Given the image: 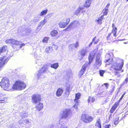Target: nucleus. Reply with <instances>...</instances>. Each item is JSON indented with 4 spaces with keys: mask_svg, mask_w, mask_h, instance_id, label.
<instances>
[{
    "mask_svg": "<svg viewBox=\"0 0 128 128\" xmlns=\"http://www.w3.org/2000/svg\"><path fill=\"white\" fill-rule=\"evenodd\" d=\"M52 48V51L53 50H57L58 48V47L57 46L53 44L52 45V46H51Z\"/></svg>",
    "mask_w": 128,
    "mask_h": 128,
    "instance_id": "obj_35",
    "label": "nucleus"
},
{
    "mask_svg": "<svg viewBox=\"0 0 128 128\" xmlns=\"http://www.w3.org/2000/svg\"><path fill=\"white\" fill-rule=\"evenodd\" d=\"M48 12V10L46 9L45 10H43L41 12L40 14V16H43L44 15H45L47 12Z\"/></svg>",
    "mask_w": 128,
    "mask_h": 128,
    "instance_id": "obj_33",
    "label": "nucleus"
},
{
    "mask_svg": "<svg viewBox=\"0 0 128 128\" xmlns=\"http://www.w3.org/2000/svg\"><path fill=\"white\" fill-rule=\"evenodd\" d=\"M81 96L80 93L78 92L75 94V98L74 99V101L76 103H78V100L80 98Z\"/></svg>",
    "mask_w": 128,
    "mask_h": 128,
    "instance_id": "obj_15",
    "label": "nucleus"
},
{
    "mask_svg": "<svg viewBox=\"0 0 128 128\" xmlns=\"http://www.w3.org/2000/svg\"><path fill=\"white\" fill-rule=\"evenodd\" d=\"M127 105H128V102H127Z\"/></svg>",
    "mask_w": 128,
    "mask_h": 128,
    "instance_id": "obj_51",
    "label": "nucleus"
},
{
    "mask_svg": "<svg viewBox=\"0 0 128 128\" xmlns=\"http://www.w3.org/2000/svg\"><path fill=\"white\" fill-rule=\"evenodd\" d=\"M115 88V86H114V87H113V88H112V91H114V90Z\"/></svg>",
    "mask_w": 128,
    "mask_h": 128,
    "instance_id": "obj_48",
    "label": "nucleus"
},
{
    "mask_svg": "<svg viewBox=\"0 0 128 128\" xmlns=\"http://www.w3.org/2000/svg\"><path fill=\"white\" fill-rule=\"evenodd\" d=\"M95 126L97 128H102L100 120V119H98L96 121L95 124Z\"/></svg>",
    "mask_w": 128,
    "mask_h": 128,
    "instance_id": "obj_21",
    "label": "nucleus"
},
{
    "mask_svg": "<svg viewBox=\"0 0 128 128\" xmlns=\"http://www.w3.org/2000/svg\"><path fill=\"white\" fill-rule=\"evenodd\" d=\"M71 112V111L70 109L66 108L62 111V114L61 118L62 119L66 118Z\"/></svg>",
    "mask_w": 128,
    "mask_h": 128,
    "instance_id": "obj_8",
    "label": "nucleus"
},
{
    "mask_svg": "<svg viewBox=\"0 0 128 128\" xmlns=\"http://www.w3.org/2000/svg\"><path fill=\"white\" fill-rule=\"evenodd\" d=\"M104 18L103 16H101L99 18L98 20H96L98 23L100 24H101L102 23V21Z\"/></svg>",
    "mask_w": 128,
    "mask_h": 128,
    "instance_id": "obj_30",
    "label": "nucleus"
},
{
    "mask_svg": "<svg viewBox=\"0 0 128 128\" xmlns=\"http://www.w3.org/2000/svg\"><path fill=\"white\" fill-rule=\"evenodd\" d=\"M112 33L111 32L109 34L107 37V39L108 40H112L114 38H116L114 37L113 35H112Z\"/></svg>",
    "mask_w": 128,
    "mask_h": 128,
    "instance_id": "obj_24",
    "label": "nucleus"
},
{
    "mask_svg": "<svg viewBox=\"0 0 128 128\" xmlns=\"http://www.w3.org/2000/svg\"><path fill=\"white\" fill-rule=\"evenodd\" d=\"M9 60L8 58L5 56L0 58V70L7 62Z\"/></svg>",
    "mask_w": 128,
    "mask_h": 128,
    "instance_id": "obj_7",
    "label": "nucleus"
},
{
    "mask_svg": "<svg viewBox=\"0 0 128 128\" xmlns=\"http://www.w3.org/2000/svg\"><path fill=\"white\" fill-rule=\"evenodd\" d=\"M49 38L48 37H44L42 40V42L44 43H47Z\"/></svg>",
    "mask_w": 128,
    "mask_h": 128,
    "instance_id": "obj_34",
    "label": "nucleus"
},
{
    "mask_svg": "<svg viewBox=\"0 0 128 128\" xmlns=\"http://www.w3.org/2000/svg\"><path fill=\"white\" fill-rule=\"evenodd\" d=\"M7 100V98L2 94H0V103H3Z\"/></svg>",
    "mask_w": 128,
    "mask_h": 128,
    "instance_id": "obj_19",
    "label": "nucleus"
},
{
    "mask_svg": "<svg viewBox=\"0 0 128 128\" xmlns=\"http://www.w3.org/2000/svg\"><path fill=\"white\" fill-rule=\"evenodd\" d=\"M117 119L115 120L114 122V124L115 125H117L119 122V120H118V118H117Z\"/></svg>",
    "mask_w": 128,
    "mask_h": 128,
    "instance_id": "obj_39",
    "label": "nucleus"
},
{
    "mask_svg": "<svg viewBox=\"0 0 128 128\" xmlns=\"http://www.w3.org/2000/svg\"><path fill=\"white\" fill-rule=\"evenodd\" d=\"M99 71L100 76H103L105 72V71L101 70H100Z\"/></svg>",
    "mask_w": 128,
    "mask_h": 128,
    "instance_id": "obj_37",
    "label": "nucleus"
},
{
    "mask_svg": "<svg viewBox=\"0 0 128 128\" xmlns=\"http://www.w3.org/2000/svg\"><path fill=\"white\" fill-rule=\"evenodd\" d=\"M92 42L94 44H97L99 41V38L96 36L94 37L92 39Z\"/></svg>",
    "mask_w": 128,
    "mask_h": 128,
    "instance_id": "obj_28",
    "label": "nucleus"
},
{
    "mask_svg": "<svg viewBox=\"0 0 128 128\" xmlns=\"http://www.w3.org/2000/svg\"><path fill=\"white\" fill-rule=\"evenodd\" d=\"M12 127H13V126H11V128H12Z\"/></svg>",
    "mask_w": 128,
    "mask_h": 128,
    "instance_id": "obj_50",
    "label": "nucleus"
},
{
    "mask_svg": "<svg viewBox=\"0 0 128 128\" xmlns=\"http://www.w3.org/2000/svg\"><path fill=\"white\" fill-rule=\"evenodd\" d=\"M63 92V90L61 88H58L57 90L56 93V94L57 96H61Z\"/></svg>",
    "mask_w": 128,
    "mask_h": 128,
    "instance_id": "obj_14",
    "label": "nucleus"
},
{
    "mask_svg": "<svg viewBox=\"0 0 128 128\" xmlns=\"http://www.w3.org/2000/svg\"><path fill=\"white\" fill-rule=\"evenodd\" d=\"M58 34V32L56 30H53L50 33V34L52 37H56Z\"/></svg>",
    "mask_w": 128,
    "mask_h": 128,
    "instance_id": "obj_23",
    "label": "nucleus"
},
{
    "mask_svg": "<svg viewBox=\"0 0 128 128\" xmlns=\"http://www.w3.org/2000/svg\"><path fill=\"white\" fill-rule=\"evenodd\" d=\"M128 82V77L126 78L125 80L124 83V84H126Z\"/></svg>",
    "mask_w": 128,
    "mask_h": 128,
    "instance_id": "obj_40",
    "label": "nucleus"
},
{
    "mask_svg": "<svg viewBox=\"0 0 128 128\" xmlns=\"http://www.w3.org/2000/svg\"><path fill=\"white\" fill-rule=\"evenodd\" d=\"M112 33L113 34V36L114 37L116 38V33L117 32L118 29L115 26V25L114 24H112Z\"/></svg>",
    "mask_w": 128,
    "mask_h": 128,
    "instance_id": "obj_13",
    "label": "nucleus"
},
{
    "mask_svg": "<svg viewBox=\"0 0 128 128\" xmlns=\"http://www.w3.org/2000/svg\"><path fill=\"white\" fill-rule=\"evenodd\" d=\"M119 74V72H114V74L115 75H118Z\"/></svg>",
    "mask_w": 128,
    "mask_h": 128,
    "instance_id": "obj_45",
    "label": "nucleus"
},
{
    "mask_svg": "<svg viewBox=\"0 0 128 128\" xmlns=\"http://www.w3.org/2000/svg\"><path fill=\"white\" fill-rule=\"evenodd\" d=\"M43 107V104L40 102H39L38 104L35 107L36 108V110L38 111H39L42 109Z\"/></svg>",
    "mask_w": 128,
    "mask_h": 128,
    "instance_id": "obj_16",
    "label": "nucleus"
},
{
    "mask_svg": "<svg viewBox=\"0 0 128 128\" xmlns=\"http://www.w3.org/2000/svg\"><path fill=\"white\" fill-rule=\"evenodd\" d=\"M50 66L52 68L56 69L59 66L58 63H53L50 65Z\"/></svg>",
    "mask_w": 128,
    "mask_h": 128,
    "instance_id": "obj_27",
    "label": "nucleus"
},
{
    "mask_svg": "<svg viewBox=\"0 0 128 128\" xmlns=\"http://www.w3.org/2000/svg\"><path fill=\"white\" fill-rule=\"evenodd\" d=\"M12 82L8 78L4 77L0 82V86L4 90L8 91L18 89L22 90L24 89L26 86L25 83L20 80L16 81L14 83Z\"/></svg>",
    "mask_w": 128,
    "mask_h": 128,
    "instance_id": "obj_1",
    "label": "nucleus"
},
{
    "mask_svg": "<svg viewBox=\"0 0 128 128\" xmlns=\"http://www.w3.org/2000/svg\"><path fill=\"white\" fill-rule=\"evenodd\" d=\"M104 84L106 86V88H107L108 85V84L107 83H105Z\"/></svg>",
    "mask_w": 128,
    "mask_h": 128,
    "instance_id": "obj_43",
    "label": "nucleus"
},
{
    "mask_svg": "<svg viewBox=\"0 0 128 128\" xmlns=\"http://www.w3.org/2000/svg\"><path fill=\"white\" fill-rule=\"evenodd\" d=\"M48 70V66L46 64H45L40 69L37 75L39 77L42 74L45 73Z\"/></svg>",
    "mask_w": 128,
    "mask_h": 128,
    "instance_id": "obj_9",
    "label": "nucleus"
},
{
    "mask_svg": "<svg viewBox=\"0 0 128 128\" xmlns=\"http://www.w3.org/2000/svg\"><path fill=\"white\" fill-rule=\"evenodd\" d=\"M126 1H127V2L128 1V0H126Z\"/></svg>",
    "mask_w": 128,
    "mask_h": 128,
    "instance_id": "obj_52",
    "label": "nucleus"
},
{
    "mask_svg": "<svg viewBox=\"0 0 128 128\" xmlns=\"http://www.w3.org/2000/svg\"><path fill=\"white\" fill-rule=\"evenodd\" d=\"M121 60L118 58H111L106 60L105 62H108V64L112 65L110 67L111 70L121 71L122 72L123 70H122L123 63L122 62L121 63Z\"/></svg>",
    "mask_w": 128,
    "mask_h": 128,
    "instance_id": "obj_2",
    "label": "nucleus"
},
{
    "mask_svg": "<svg viewBox=\"0 0 128 128\" xmlns=\"http://www.w3.org/2000/svg\"><path fill=\"white\" fill-rule=\"evenodd\" d=\"M70 21V19L69 18H67L66 19V22H59L58 23L59 26L60 28H65L69 24Z\"/></svg>",
    "mask_w": 128,
    "mask_h": 128,
    "instance_id": "obj_10",
    "label": "nucleus"
},
{
    "mask_svg": "<svg viewBox=\"0 0 128 128\" xmlns=\"http://www.w3.org/2000/svg\"><path fill=\"white\" fill-rule=\"evenodd\" d=\"M93 42H92H92H91L88 45V46L90 47L92 46V43Z\"/></svg>",
    "mask_w": 128,
    "mask_h": 128,
    "instance_id": "obj_46",
    "label": "nucleus"
},
{
    "mask_svg": "<svg viewBox=\"0 0 128 128\" xmlns=\"http://www.w3.org/2000/svg\"><path fill=\"white\" fill-rule=\"evenodd\" d=\"M86 66L84 64L82 66V68L79 72L78 74V77L80 78L83 75L84 71L86 70Z\"/></svg>",
    "mask_w": 128,
    "mask_h": 128,
    "instance_id": "obj_12",
    "label": "nucleus"
},
{
    "mask_svg": "<svg viewBox=\"0 0 128 128\" xmlns=\"http://www.w3.org/2000/svg\"><path fill=\"white\" fill-rule=\"evenodd\" d=\"M41 99L40 95L38 94H34L32 96V100L33 103L37 104L40 102Z\"/></svg>",
    "mask_w": 128,
    "mask_h": 128,
    "instance_id": "obj_6",
    "label": "nucleus"
},
{
    "mask_svg": "<svg viewBox=\"0 0 128 128\" xmlns=\"http://www.w3.org/2000/svg\"><path fill=\"white\" fill-rule=\"evenodd\" d=\"M25 122L26 123L28 124L29 123V121L28 120H24Z\"/></svg>",
    "mask_w": 128,
    "mask_h": 128,
    "instance_id": "obj_44",
    "label": "nucleus"
},
{
    "mask_svg": "<svg viewBox=\"0 0 128 128\" xmlns=\"http://www.w3.org/2000/svg\"><path fill=\"white\" fill-rule=\"evenodd\" d=\"M81 7H79L76 10V12L77 14L78 13L80 12H85V8L83 6Z\"/></svg>",
    "mask_w": 128,
    "mask_h": 128,
    "instance_id": "obj_20",
    "label": "nucleus"
},
{
    "mask_svg": "<svg viewBox=\"0 0 128 128\" xmlns=\"http://www.w3.org/2000/svg\"><path fill=\"white\" fill-rule=\"evenodd\" d=\"M96 54V53L94 51L90 52L88 57L89 64H90L92 62Z\"/></svg>",
    "mask_w": 128,
    "mask_h": 128,
    "instance_id": "obj_11",
    "label": "nucleus"
},
{
    "mask_svg": "<svg viewBox=\"0 0 128 128\" xmlns=\"http://www.w3.org/2000/svg\"><path fill=\"white\" fill-rule=\"evenodd\" d=\"M95 99L94 97L89 96L88 99V103L94 102L95 101Z\"/></svg>",
    "mask_w": 128,
    "mask_h": 128,
    "instance_id": "obj_25",
    "label": "nucleus"
},
{
    "mask_svg": "<svg viewBox=\"0 0 128 128\" xmlns=\"http://www.w3.org/2000/svg\"><path fill=\"white\" fill-rule=\"evenodd\" d=\"M94 119L93 117L85 113L82 114L80 117V119L85 123H90Z\"/></svg>",
    "mask_w": 128,
    "mask_h": 128,
    "instance_id": "obj_4",
    "label": "nucleus"
},
{
    "mask_svg": "<svg viewBox=\"0 0 128 128\" xmlns=\"http://www.w3.org/2000/svg\"><path fill=\"white\" fill-rule=\"evenodd\" d=\"M126 93V92H124L122 96L120 98L118 102H115L112 106L110 111V113H113L114 112L118 106L119 105L120 102Z\"/></svg>",
    "mask_w": 128,
    "mask_h": 128,
    "instance_id": "obj_5",
    "label": "nucleus"
},
{
    "mask_svg": "<svg viewBox=\"0 0 128 128\" xmlns=\"http://www.w3.org/2000/svg\"><path fill=\"white\" fill-rule=\"evenodd\" d=\"M71 45H72V44L70 45V46H71ZM70 47L71 48H71L72 49V47L70 46Z\"/></svg>",
    "mask_w": 128,
    "mask_h": 128,
    "instance_id": "obj_49",
    "label": "nucleus"
},
{
    "mask_svg": "<svg viewBox=\"0 0 128 128\" xmlns=\"http://www.w3.org/2000/svg\"><path fill=\"white\" fill-rule=\"evenodd\" d=\"M110 126V124L106 125L104 128H109V127Z\"/></svg>",
    "mask_w": 128,
    "mask_h": 128,
    "instance_id": "obj_42",
    "label": "nucleus"
},
{
    "mask_svg": "<svg viewBox=\"0 0 128 128\" xmlns=\"http://www.w3.org/2000/svg\"><path fill=\"white\" fill-rule=\"evenodd\" d=\"M2 53L5 52L8 50V47L6 45H4L0 48Z\"/></svg>",
    "mask_w": 128,
    "mask_h": 128,
    "instance_id": "obj_26",
    "label": "nucleus"
},
{
    "mask_svg": "<svg viewBox=\"0 0 128 128\" xmlns=\"http://www.w3.org/2000/svg\"><path fill=\"white\" fill-rule=\"evenodd\" d=\"M103 12V15L102 16H106L108 12V10L107 8H104L102 10Z\"/></svg>",
    "mask_w": 128,
    "mask_h": 128,
    "instance_id": "obj_31",
    "label": "nucleus"
},
{
    "mask_svg": "<svg viewBox=\"0 0 128 128\" xmlns=\"http://www.w3.org/2000/svg\"><path fill=\"white\" fill-rule=\"evenodd\" d=\"M87 52L86 50L85 49H82L79 51L81 57H82L86 55Z\"/></svg>",
    "mask_w": 128,
    "mask_h": 128,
    "instance_id": "obj_17",
    "label": "nucleus"
},
{
    "mask_svg": "<svg viewBox=\"0 0 128 128\" xmlns=\"http://www.w3.org/2000/svg\"><path fill=\"white\" fill-rule=\"evenodd\" d=\"M91 3V2L90 0H86L85 3V4L83 6L85 8V7L88 8L90 6Z\"/></svg>",
    "mask_w": 128,
    "mask_h": 128,
    "instance_id": "obj_22",
    "label": "nucleus"
},
{
    "mask_svg": "<svg viewBox=\"0 0 128 128\" xmlns=\"http://www.w3.org/2000/svg\"><path fill=\"white\" fill-rule=\"evenodd\" d=\"M74 47L75 48H77L79 46V43L78 41L76 42L74 45Z\"/></svg>",
    "mask_w": 128,
    "mask_h": 128,
    "instance_id": "obj_38",
    "label": "nucleus"
},
{
    "mask_svg": "<svg viewBox=\"0 0 128 128\" xmlns=\"http://www.w3.org/2000/svg\"><path fill=\"white\" fill-rule=\"evenodd\" d=\"M110 5V4L109 3H108L106 6V7H107V8H108V7Z\"/></svg>",
    "mask_w": 128,
    "mask_h": 128,
    "instance_id": "obj_47",
    "label": "nucleus"
},
{
    "mask_svg": "<svg viewBox=\"0 0 128 128\" xmlns=\"http://www.w3.org/2000/svg\"><path fill=\"white\" fill-rule=\"evenodd\" d=\"M73 107L76 110H77L78 108L77 105L76 104H75L73 106Z\"/></svg>",
    "mask_w": 128,
    "mask_h": 128,
    "instance_id": "obj_41",
    "label": "nucleus"
},
{
    "mask_svg": "<svg viewBox=\"0 0 128 128\" xmlns=\"http://www.w3.org/2000/svg\"><path fill=\"white\" fill-rule=\"evenodd\" d=\"M96 65L99 66H100L101 64V62L99 58H96Z\"/></svg>",
    "mask_w": 128,
    "mask_h": 128,
    "instance_id": "obj_32",
    "label": "nucleus"
},
{
    "mask_svg": "<svg viewBox=\"0 0 128 128\" xmlns=\"http://www.w3.org/2000/svg\"><path fill=\"white\" fill-rule=\"evenodd\" d=\"M78 23V21L77 20H75L73 21L72 22H70L69 25L68 26L67 28L66 29H67L69 26H76Z\"/></svg>",
    "mask_w": 128,
    "mask_h": 128,
    "instance_id": "obj_18",
    "label": "nucleus"
},
{
    "mask_svg": "<svg viewBox=\"0 0 128 128\" xmlns=\"http://www.w3.org/2000/svg\"><path fill=\"white\" fill-rule=\"evenodd\" d=\"M66 89L68 91H69L72 88H70V84H66Z\"/></svg>",
    "mask_w": 128,
    "mask_h": 128,
    "instance_id": "obj_36",
    "label": "nucleus"
},
{
    "mask_svg": "<svg viewBox=\"0 0 128 128\" xmlns=\"http://www.w3.org/2000/svg\"><path fill=\"white\" fill-rule=\"evenodd\" d=\"M7 44H10L12 46V48L16 50L21 48L23 46H24L25 44L22 43V42L18 40L13 39H8L6 40Z\"/></svg>",
    "mask_w": 128,
    "mask_h": 128,
    "instance_id": "obj_3",
    "label": "nucleus"
},
{
    "mask_svg": "<svg viewBox=\"0 0 128 128\" xmlns=\"http://www.w3.org/2000/svg\"><path fill=\"white\" fill-rule=\"evenodd\" d=\"M52 50L51 46H49L47 47L45 49V51L47 53L51 52Z\"/></svg>",
    "mask_w": 128,
    "mask_h": 128,
    "instance_id": "obj_29",
    "label": "nucleus"
}]
</instances>
